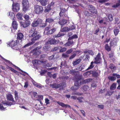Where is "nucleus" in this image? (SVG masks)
Wrapping results in <instances>:
<instances>
[{"instance_id": "nucleus-19", "label": "nucleus", "mask_w": 120, "mask_h": 120, "mask_svg": "<svg viewBox=\"0 0 120 120\" xmlns=\"http://www.w3.org/2000/svg\"><path fill=\"white\" fill-rule=\"evenodd\" d=\"M54 19L51 18L46 19L45 20V22L52 23L54 22Z\"/></svg>"}, {"instance_id": "nucleus-29", "label": "nucleus", "mask_w": 120, "mask_h": 120, "mask_svg": "<svg viewBox=\"0 0 120 120\" xmlns=\"http://www.w3.org/2000/svg\"><path fill=\"white\" fill-rule=\"evenodd\" d=\"M118 41V39L117 38H115L114 39L113 41H111L110 44L111 46L113 45L114 44V41L116 42Z\"/></svg>"}, {"instance_id": "nucleus-51", "label": "nucleus", "mask_w": 120, "mask_h": 120, "mask_svg": "<svg viewBox=\"0 0 120 120\" xmlns=\"http://www.w3.org/2000/svg\"><path fill=\"white\" fill-rule=\"evenodd\" d=\"M9 15L11 18H13L14 16V14L12 12H9Z\"/></svg>"}, {"instance_id": "nucleus-7", "label": "nucleus", "mask_w": 120, "mask_h": 120, "mask_svg": "<svg viewBox=\"0 0 120 120\" xmlns=\"http://www.w3.org/2000/svg\"><path fill=\"white\" fill-rule=\"evenodd\" d=\"M42 22V20L38 18L37 20H35L32 23V26L33 27H35L38 26L39 24L41 23Z\"/></svg>"}, {"instance_id": "nucleus-43", "label": "nucleus", "mask_w": 120, "mask_h": 120, "mask_svg": "<svg viewBox=\"0 0 120 120\" xmlns=\"http://www.w3.org/2000/svg\"><path fill=\"white\" fill-rule=\"evenodd\" d=\"M64 33L59 32L56 35V36L55 37H59L61 36H64Z\"/></svg>"}, {"instance_id": "nucleus-36", "label": "nucleus", "mask_w": 120, "mask_h": 120, "mask_svg": "<svg viewBox=\"0 0 120 120\" xmlns=\"http://www.w3.org/2000/svg\"><path fill=\"white\" fill-rule=\"evenodd\" d=\"M93 63L94 62L93 61L92 62L90 63V66L87 69H86V70H88L94 67V66L93 65Z\"/></svg>"}, {"instance_id": "nucleus-25", "label": "nucleus", "mask_w": 120, "mask_h": 120, "mask_svg": "<svg viewBox=\"0 0 120 120\" xmlns=\"http://www.w3.org/2000/svg\"><path fill=\"white\" fill-rule=\"evenodd\" d=\"M89 87L87 85H84L81 87V89L84 91H86L88 89Z\"/></svg>"}, {"instance_id": "nucleus-1", "label": "nucleus", "mask_w": 120, "mask_h": 120, "mask_svg": "<svg viewBox=\"0 0 120 120\" xmlns=\"http://www.w3.org/2000/svg\"><path fill=\"white\" fill-rule=\"evenodd\" d=\"M29 37H32L31 40L32 41L30 42L25 45L23 47L24 48L33 44L35 43L34 41L38 39L41 37V36L40 35L38 34L37 32L36 31H35L32 34H30Z\"/></svg>"}, {"instance_id": "nucleus-38", "label": "nucleus", "mask_w": 120, "mask_h": 120, "mask_svg": "<svg viewBox=\"0 0 120 120\" xmlns=\"http://www.w3.org/2000/svg\"><path fill=\"white\" fill-rule=\"evenodd\" d=\"M119 32V30L117 28L115 29L114 30V32L115 36L117 35Z\"/></svg>"}, {"instance_id": "nucleus-27", "label": "nucleus", "mask_w": 120, "mask_h": 120, "mask_svg": "<svg viewBox=\"0 0 120 120\" xmlns=\"http://www.w3.org/2000/svg\"><path fill=\"white\" fill-rule=\"evenodd\" d=\"M50 5H48L47 7L46 8L45 10V12H48L49 11L51 10V8Z\"/></svg>"}, {"instance_id": "nucleus-15", "label": "nucleus", "mask_w": 120, "mask_h": 120, "mask_svg": "<svg viewBox=\"0 0 120 120\" xmlns=\"http://www.w3.org/2000/svg\"><path fill=\"white\" fill-rule=\"evenodd\" d=\"M18 24L16 21H13L12 26L14 29L16 30L17 28Z\"/></svg>"}, {"instance_id": "nucleus-28", "label": "nucleus", "mask_w": 120, "mask_h": 120, "mask_svg": "<svg viewBox=\"0 0 120 120\" xmlns=\"http://www.w3.org/2000/svg\"><path fill=\"white\" fill-rule=\"evenodd\" d=\"M24 17L25 19V21L27 22H28V21H30V17L29 15H26L24 16Z\"/></svg>"}, {"instance_id": "nucleus-10", "label": "nucleus", "mask_w": 120, "mask_h": 120, "mask_svg": "<svg viewBox=\"0 0 120 120\" xmlns=\"http://www.w3.org/2000/svg\"><path fill=\"white\" fill-rule=\"evenodd\" d=\"M20 22L21 26L24 28L27 27L29 26L30 24V21H28V22L25 21V23L23 24H22V22Z\"/></svg>"}, {"instance_id": "nucleus-59", "label": "nucleus", "mask_w": 120, "mask_h": 120, "mask_svg": "<svg viewBox=\"0 0 120 120\" xmlns=\"http://www.w3.org/2000/svg\"><path fill=\"white\" fill-rule=\"evenodd\" d=\"M41 46H38L37 47L34 48V49H33L32 51H37L39 49L41 48Z\"/></svg>"}, {"instance_id": "nucleus-48", "label": "nucleus", "mask_w": 120, "mask_h": 120, "mask_svg": "<svg viewBox=\"0 0 120 120\" xmlns=\"http://www.w3.org/2000/svg\"><path fill=\"white\" fill-rule=\"evenodd\" d=\"M0 57L1 58L4 60L6 62H7V63H8L9 64H11V63L8 60H6L3 57H2L0 55Z\"/></svg>"}, {"instance_id": "nucleus-39", "label": "nucleus", "mask_w": 120, "mask_h": 120, "mask_svg": "<svg viewBox=\"0 0 120 120\" xmlns=\"http://www.w3.org/2000/svg\"><path fill=\"white\" fill-rule=\"evenodd\" d=\"M7 68H8L10 69L11 71H13L14 73H17V71H16L15 70L11 67H9V66H7Z\"/></svg>"}, {"instance_id": "nucleus-30", "label": "nucleus", "mask_w": 120, "mask_h": 120, "mask_svg": "<svg viewBox=\"0 0 120 120\" xmlns=\"http://www.w3.org/2000/svg\"><path fill=\"white\" fill-rule=\"evenodd\" d=\"M76 54L75 53L73 52L72 54L69 58V60H71L74 58L76 56Z\"/></svg>"}, {"instance_id": "nucleus-20", "label": "nucleus", "mask_w": 120, "mask_h": 120, "mask_svg": "<svg viewBox=\"0 0 120 120\" xmlns=\"http://www.w3.org/2000/svg\"><path fill=\"white\" fill-rule=\"evenodd\" d=\"M73 43V41H68L64 45L66 46H71L72 45Z\"/></svg>"}, {"instance_id": "nucleus-55", "label": "nucleus", "mask_w": 120, "mask_h": 120, "mask_svg": "<svg viewBox=\"0 0 120 120\" xmlns=\"http://www.w3.org/2000/svg\"><path fill=\"white\" fill-rule=\"evenodd\" d=\"M40 24V27H44L46 26L47 25V24L46 23H42V22H41V23Z\"/></svg>"}, {"instance_id": "nucleus-56", "label": "nucleus", "mask_w": 120, "mask_h": 120, "mask_svg": "<svg viewBox=\"0 0 120 120\" xmlns=\"http://www.w3.org/2000/svg\"><path fill=\"white\" fill-rule=\"evenodd\" d=\"M106 49L108 51H109L110 50V49L109 47L108 46V44H106L105 46Z\"/></svg>"}, {"instance_id": "nucleus-8", "label": "nucleus", "mask_w": 120, "mask_h": 120, "mask_svg": "<svg viewBox=\"0 0 120 120\" xmlns=\"http://www.w3.org/2000/svg\"><path fill=\"white\" fill-rule=\"evenodd\" d=\"M59 42L58 40H56L54 38H53L49 39L46 43V44H56L58 43Z\"/></svg>"}, {"instance_id": "nucleus-6", "label": "nucleus", "mask_w": 120, "mask_h": 120, "mask_svg": "<svg viewBox=\"0 0 120 120\" xmlns=\"http://www.w3.org/2000/svg\"><path fill=\"white\" fill-rule=\"evenodd\" d=\"M88 9L89 11L93 13H95L97 15V9L95 8L91 5H89L88 7Z\"/></svg>"}, {"instance_id": "nucleus-44", "label": "nucleus", "mask_w": 120, "mask_h": 120, "mask_svg": "<svg viewBox=\"0 0 120 120\" xmlns=\"http://www.w3.org/2000/svg\"><path fill=\"white\" fill-rule=\"evenodd\" d=\"M85 68V66H82L79 67V69L80 71L83 72L84 71H85L86 70H83V69Z\"/></svg>"}, {"instance_id": "nucleus-50", "label": "nucleus", "mask_w": 120, "mask_h": 120, "mask_svg": "<svg viewBox=\"0 0 120 120\" xmlns=\"http://www.w3.org/2000/svg\"><path fill=\"white\" fill-rule=\"evenodd\" d=\"M112 75L113 76L115 77H116L118 78H120V75L117 74L113 73L112 74Z\"/></svg>"}, {"instance_id": "nucleus-62", "label": "nucleus", "mask_w": 120, "mask_h": 120, "mask_svg": "<svg viewBox=\"0 0 120 120\" xmlns=\"http://www.w3.org/2000/svg\"><path fill=\"white\" fill-rule=\"evenodd\" d=\"M3 106L2 104H0V110H4L5 108Z\"/></svg>"}, {"instance_id": "nucleus-61", "label": "nucleus", "mask_w": 120, "mask_h": 120, "mask_svg": "<svg viewBox=\"0 0 120 120\" xmlns=\"http://www.w3.org/2000/svg\"><path fill=\"white\" fill-rule=\"evenodd\" d=\"M70 30L75 29V26L74 25H72L71 26H70L69 27Z\"/></svg>"}, {"instance_id": "nucleus-58", "label": "nucleus", "mask_w": 120, "mask_h": 120, "mask_svg": "<svg viewBox=\"0 0 120 120\" xmlns=\"http://www.w3.org/2000/svg\"><path fill=\"white\" fill-rule=\"evenodd\" d=\"M109 0H98V2L101 4L108 1Z\"/></svg>"}, {"instance_id": "nucleus-42", "label": "nucleus", "mask_w": 120, "mask_h": 120, "mask_svg": "<svg viewBox=\"0 0 120 120\" xmlns=\"http://www.w3.org/2000/svg\"><path fill=\"white\" fill-rule=\"evenodd\" d=\"M108 18L109 20L110 21H111L113 20L112 15L111 14H109L108 15Z\"/></svg>"}, {"instance_id": "nucleus-41", "label": "nucleus", "mask_w": 120, "mask_h": 120, "mask_svg": "<svg viewBox=\"0 0 120 120\" xmlns=\"http://www.w3.org/2000/svg\"><path fill=\"white\" fill-rule=\"evenodd\" d=\"M85 56V57L84 59L86 61L89 60L90 59L89 56L87 54L85 55V54L84 55V56Z\"/></svg>"}, {"instance_id": "nucleus-14", "label": "nucleus", "mask_w": 120, "mask_h": 120, "mask_svg": "<svg viewBox=\"0 0 120 120\" xmlns=\"http://www.w3.org/2000/svg\"><path fill=\"white\" fill-rule=\"evenodd\" d=\"M51 28L50 26L46 27L44 31V32H46V34L47 35L50 34V32H49L50 31Z\"/></svg>"}, {"instance_id": "nucleus-17", "label": "nucleus", "mask_w": 120, "mask_h": 120, "mask_svg": "<svg viewBox=\"0 0 120 120\" xmlns=\"http://www.w3.org/2000/svg\"><path fill=\"white\" fill-rule=\"evenodd\" d=\"M23 35L21 33H19L17 34V39L20 40H21L23 38Z\"/></svg>"}, {"instance_id": "nucleus-35", "label": "nucleus", "mask_w": 120, "mask_h": 120, "mask_svg": "<svg viewBox=\"0 0 120 120\" xmlns=\"http://www.w3.org/2000/svg\"><path fill=\"white\" fill-rule=\"evenodd\" d=\"M16 16L18 19H22V14L21 13H17L16 15Z\"/></svg>"}, {"instance_id": "nucleus-32", "label": "nucleus", "mask_w": 120, "mask_h": 120, "mask_svg": "<svg viewBox=\"0 0 120 120\" xmlns=\"http://www.w3.org/2000/svg\"><path fill=\"white\" fill-rule=\"evenodd\" d=\"M77 38V35L76 34H74L72 36L69 37L68 39V40L69 41L74 38Z\"/></svg>"}, {"instance_id": "nucleus-47", "label": "nucleus", "mask_w": 120, "mask_h": 120, "mask_svg": "<svg viewBox=\"0 0 120 120\" xmlns=\"http://www.w3.org/2000/svg\"><path fill=\"white\" fill-rule=\"evenodd\" d=\"M77 100H79V102L80 103H82L83 101L82 100L84 99L82 97H79L77 98Z\"/></svg>"}, {"instance_id": "nucleus-5", "label": "nucleus", "mask_w": 120, "mask_h": 120, "mask_svg": "<svg viewBox=\"0 0 120 120\" xmlns=\"http://www.w3.org/2000/svg\"><path fill=\"white\" fill-rule=\"evenodd\" d=\"M20 5L19 3H13L12 4L13 11L15 12H17L20 9Z\"/></svg>"}, {"instance_id": "nucleus-46", "label": "nucleus", "mask_w": 120, "mask_h": 120, "mask_svg": "<svg viewBox=\"0 0 120 120\" xmlns=\"http://www.w3.org/2000/svg\"><path fill=\"white\" fill-rule=\"evenodd\" d=\"M109 68L111 69H114L116 68V67L114 65L111 64L109 66Z\"/></svg>"}, {"instance_id": "nucleus-52", "label": "nucleus", "mask_w": 120, "mask_h": 120, "mask_svg": "<svg viewBox=\"0 0 120 120\" xmlns=\"http://www.w3.org/2000/svg\"><path fill=\"white\" fill-rule=\"evenodd\" d=\"M49 47L48 46H45L43 48V50L45 52H46L48 50Z\"/></svg>"}, {"instance_id": "nucleus-64", "label": "nucleus", "mask_w": 120, "mask_h": 120, "mask_svg": "<svg viewBox=\"0 0 120 120\" xmlns=\"http://www.w3.org/2000/svg\"><path fill=\"white\" fill-rule=\"evenodd\" d=\"M65 9L64 8L62 9L61 10V11L60 13V15H61V14L62 13H64L65 12Z\"/></svg>"}, {"instance_id": "nucleus-26", "label": "nucleus", "mask_w": 120, "mask_h": 120, "mask_svg": "<svg viewBox=\"0 0 120 120\" xmlns=\"http://www.w3.org/2000/svg\"><path fill=\"white\" fill-rule=\"evenodd\" d=\"M116 87V83H113L111 86L110 89L111 90H114L115 89Z\"/></svg>"}, {"instance_id": "nucleus-23", "label": "nucleus", "mask_w": 120, "mask_h": 120, "mask_svg": "<svg viewBox=\"0 0 120 120\" xmlns=\"http://www.w3.org/2000/svg\"><path fill=\"white\" fill-rule=\"evenodd\" d=\"M16 45V43L15 41H12L10 43H9L8 45L9 46L13 47L15 46Z\"/></svg>"}, {"instance_id": "nucleus-4", "label": "nucleus", "mask_w": 120, "mask_h": 120, "mask_svg": "<svg viewBox=\"0 0 120 120\" xmlns=\"http://www.w3.org/2000/svg\"><path fill=\"white\" fill-rule=\"evenodd\" d=\"M23 9L24 11H26L29 7V3L28 0H23L22 2Z\"/></svg>"}, {"instance_id": "nucleus-16", "label": "nucleus", "mask_w": 120, "mask_h": 120, "mask_svg": "<svg viewBox=\"0 0 120 120\" xmlns=\"http://www.w3.org/2000/svg\"><path fill=\"white\" fill-rule=\"evenodd\" d=\"M81 59L80 58H79L77 59L76 60L74 61L73 62V64L74 66H75L79 64L81 61Z\"/></svg>"}, {"instance_id": "nucleus-33", "label": "nucleus", "mask_w": 120, "mask_h": 120, "mask_svg": "<svg viewBox=\"0 0 120 120\" xmlns=\"http://www.w3.org/2000/svg\"><path fill=\"white\" fill-rule=\"evenodd\" d=\"M118 3L112 6L113 8H116L120 5V0H118Z\"/></svg>"}, {"instance_id": "nucleus-22", "label": "nucleus", "mask_w": 120, "mask_h": 120, "mask_svg": "<svg viewBox=\"0 0 120 120\" xmlns=\"http://www.w3.org/2000/svg\"><path fill=\"white\" fill-rule=\"evenodd\" d=\"M33 52V54L34 55H39L41 54V51L40 50H37L35 51H32Z\"/></svg>"}, {"instance_id": "nucleus-2", "label": "nucleus", "mask_w": 120, "mask_h": 120, "mask_svg": "<svg viewBox=\"0 0 120 120\" xmlns=\"http://www.w3.org/2000/svg\"><path fill=\"white\" fill-rule=\"evenodd\" d=\"M81 78H80L77 79L76 81L75 82L74 85L77 87L76 89L74 88V90H77L81 85L91 82L93 80L92 79H88L83 80H81Z\"/></svg>"}, {"instance_id": "nucleus-37", "label": "nucleus", "mask_w": 120, "mask_h": 120, "mask_svg": "<svg viewBox=\"0 0 120 120\" xmlns=\"http://www.w3.org/2000/svg\"><path fill=\"white\" fill-rule=\"evenodd\" d=\"M108 78L111 81H113L116 80V78L115 77L113 76H109L108 77Z\"/></svg>"}, {"instance_id": "nucleus-57", "label": "nucleus", "mask_w": 120, "mask_h": 120, "mask_svg": "<svg viewBox=\"0 0 120 120\" xmlns=\"http://www.w3.org/2000/svg\"><path fill=\"white\" fill-rule=\"evenodd\" d=\"M73 51V50L72 49H71L67 50L66 52L67 54H69L71 53Z\"/></svg>"}, {"instance_id": "nucleus-45", "label": "nucleus", "mask_w": 120, "mask_h": 120, "mask_svg": "<svg viewBox=\"0 0 120 120\" xmlns=\"http://www.w3.org/2000/svg\"><path fill=\"white\" fill-rule=\"evenodd\" d=\"M3 104L4 105V106H7V105H11L12 104V103L11 102H5L3 103Z\"/></svg>"}, {"instance_id": "nucleus-12", "label": "nucleus", "mask_w": 120, "mask_h": 120, "mask_svg": "<svg viewBox=\"0 0 120 120\" xmlns=\"http://www.w3.org/2000/svg\"><path fill=\"white\" fill-rule=\"evenodd\" d=\"M51 86L53 88H58L60 87V89H63V87L62 86H61L60 84H57L55 83L51 84Z\"/></svg>"}, {"instance_id": "nucleus-49", "label": "nucleus", "mask_w": 120, "mask_h": 120, "mask_svg": "<svg viewBox=\"0 0 120 120\" xmlns=\"http://www.w3.org/2000/svg\"><path fill=\"white\" fill-rule=\"evenodd\" d=\"M56 30V29L55 28H53L50 30V31L49 32H50V34H52L53 33L55 32Z\"/></svg>"}, {"instance_id": "nucleus-21", "label": "nucleus", "mask_w": 120, "mask_h": 120, "mask_svg": "<svg viewBox=\"0 0 120 120\" xmlns=\"http://www.w3.org/2000/svg\"><path fill=\"white\" fill-rule=\"evenodd\" d=\"M69 28L68 27H65L63 28L61 30V31L62 32H67L70 30Z\"/></svg>"}, {"instance_id": "nucleus-3", "label": "nucleus", "mask_w": 120, "mask_h": 120, "mask_svg": "<svg viewBox=\"0 0 120 120\" xmlns=\"http://www.w3.org/2000/svg\"><path fill=\"white\" fill-rule=\"evenodd\" d=\"M34 12L37 14H39L42 13L44 10L42 7L38 5H34Z\"/></svg>"}, {"instance_id": "nucleus-31", "label": "nucleus", "mask_w": 120, "mask_h": 120, "mask_svg": "<svg viewBox=\"0 0 120 120\" xmlns=\"http://www.w3.org/2000/svg\"><path fill=\"white\" fill-rule=\"evenodd\" d=\"M95 73L94 71H87L86 73V74L87 75H89L90 74H94ZM95 73L97 75L98 74L97 73Z\"/></svg>"}, {"instance_id": "nucleus-13", "label": "nucleus", "mask_w": 120, "mask_h": 120, "mask_svg": "<svg viewBox=\"0 0 120 120\" xmlns=\"http://www.w3.org/2000/svg\"><path fill=\"white\" fill-rule=\"evenodd\" d=\"M7 100L10 101H11L13 102H14V98H13L12 95L11 94H8L7 96Z\"/></svg>"}, {"instance_id": "nucleus-40", "label": "nucleus", "mask_w": 120, "mask_h": 120, "mask_svg": "<svg viewBox=\"0 0 120 120\" xmlns=\"http://www.w3.org/2000/svg\"><path fill=\"white\" fill-rule=\"evenodd\" d=\"M14 93L15 98V99L17 100L18 99V92L15 90V91Z\"/></svg>"}, {"instance_id": "nucleus-18", "label": "nucleus", "mask_w": 120, "mask_h": 120, "mask_svg": "<svg viewBox=\"0 0 120 120\" xmlns=\"http://www.w3.org/2000/svg\"><path fill=\"white\" fill-rule=\"evenodd\" d=\"M67 23V21L66 20L63 19L61 21H60L59 23L61 25H64Z\"/></svg>"}, {"instance_id": "nucleus-54", "label": "nucleus", "mask_w": 120, "mask_h": 120, "mask_svg": "<svg viewBox=\"0 0 120 120\" xmlns=\"http://www.w3.org/2000/svg\"><path fill=\"white\" fill-rule=\"evenodd\" d=\"M66 50V48L64 47L63 48L60 49V52H62L65 51Z\"/></svg>"}, {"instance_id": "nucleus-60", "label": "nucleus", "mask_w": 120, "mask_h": 120, "mask_svg": "<svg viewBox=\"0 0 120 120\" xmlns=\"http://www.w3.org/2000/svg\"><path fill=\"white\" fill-rule=\"evenodd\" d=\"M84 14L86 16H88L90 15V14L89 13L88 11H86L84 12Z\"/></svg>"}, {"instance_id": "nucleus-24", "label": "nucleus", "mask_w": 120, "mask_h": 120, "mask_svg": "<svg viewBox=\"0 0 120 120\" xmlns=\"http://www.w3.org/2000/svg\"><path fill=\"white\" fill-rule=\"evenodd\" d=\"M47 0H42L40 3L43 6H45L47 4Z\"/></svg>"}, {"instance_id": "nucleus-9", "label": "nucleus", "mask_w": 120, "mask_h": 120, "mask_svg": "<svg viewBox=\"0 0 120 120\" xmlns=\"http://www.w3.org/2000/svg\"><path fill=\"white\" fill-rule=\"evenodd\" d=\"M100 53H98L96 57L95 58V61L94 62V63L96 64H98L101 62V58L100 56Z\"/></svg>"}, {"instance_id": "nucleus-53", "label": "nucleus", "mask_w": 120, "mask_h": 120, "mask_svg": "<svg viewBox=\"0 0 120 120\" xmlns=\"http://www.w3.org/2000/svg\"><path fill=\"white\" fill-rule=\"evenodd\" d=\"M87 53H88L89 54L91 55H93L94 54V53L93 52V51L91 50H88Z\"/></svg>"}, {"instance_id": "nucleus-11", "label": "nucleus", "mask_w": 120, "mask_h": 120, "mask_svg": "<svg viewBox=\"0 0 120 120\" xmlns=\"http://www.w3.org/2000/svg\"><path fill=\"white\" fill-rule=\"evenodd\" d=\"M57 103L62 107H69L71 108L70 106L69 105L65 104L64 103L60 101L57 102Z\"/></svg>"}, {"instance_id": "nucleus-34", "label": "nucleus", "mask_w": 120, "mask_h": 120, "mask_svg": "<svg viewBox=\"0 0 120 120\" xmlns=\"http://www.w3.org/2000/svg\"><path fill=\"white\" fill-rule=\"evenodd\" d=\"M61 47L60 46H57L54 47L52 48L51 50V51H55L60 49V48H61Z\"/></svg>"}, {"instance_id": "nucleus-63", "label": "nucleus", "mask_w": 120, "mask_h": 120, "mask_svg": "<svg viewBox=\"0 0 120 120\" xmlns=\"http://www.w3.org/2000/svg\"><path fill=\"white\" fill-rule=\"evenodd\" d=\"M62 56L64 57L67 58L69 56L65 53H63L62 54Z\"/></svg>"}]
</instances>
